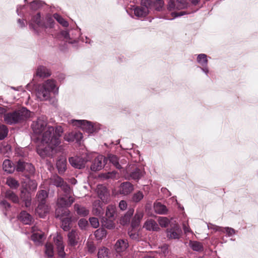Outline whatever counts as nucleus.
Segmentation results:
<instances>
[{"label":"nucleus","instance_id":"nucleus-21","mask_svg":"<svg viewBox=\"0 0 258 258\" xmlns=\"http://www.w3.org/2000/svg\"><path fill=\"white\" fill-rule=\"evenodd\" d=\"M49 207L46 203L38 204L36 209V212L41 218H43L49 212Z\"/></svg>","mask_w":258,"mask_h":258},{"label":"nucleus","instance_id":"nucleus-53","mask_svg":"<svg viewBox=\"0 0 258 258\" xmlns=\"http://www.w3.org/2000/svg\"><path fill=\"white\" fill-rule=\"evenodd\" d=\"M158 221L160 225L162 227H166L169 224L170 221L165 217H160L158 219Z\"/></svg>","mask_w":258,"mask_h":258},{"label":"nucleus","instance_id":"nucleus-26","mask_svg":"<svg viewBox=\"0 0 258 258\" xmlns=\"http://www.w3.org/2000/svg\"><path fill=\"white\" fill-rule=\"evenodd\" d=\"M4 170L8 173H12L15 170V165L10 160L6 159L3 164Z\"/></svg>","mask_w":258,"mask_h":258},{"label":"nucleus","instance_id":"nucleus-4","mask_svg":"<svg viewBox=\"0 0 258 258\" xmlns=\"http://www.w3.org/2000/svg\"><path fill=\"white\" fill-rule=\"evenodd\" d=\"M106 158L102 155H98L93 161L90 169L93 171L100 170L106 163Z\"/></svg>","mask_w":258,"mask_h":258},{"label":"nucleus","instance_id":"nucleus-29","mask_svg":"<svg viewBox=\"0 0 258 258\" xmlns=\"http://www.w3.org/2000/svg\"><path fill=\"white\" fill-rule=\"evenodd\" d=\"M19 219L25 224H30L33 220L31 215L25 211L20 213Z\"/></svg>","mask_w":258,"mask_h":258},{"label":"nucleus","instance_id":"nucleus-62","mask_svg":"<svg viewBox=\"0 0 258 258\" xmlns=\"http://www.w3.org/2000/svg\"><path fill=\"white\" fill-rule=\"evenodd\" d=\"M88 250L90 252H93L95 250V247L93 244H89L88 245Z\"/></svg>","mask_w":258,"mask_h":258},{"label":"nucleus","instance_id":"nucleus-6","mask_svg":"<svg viewBox=\"0 0 258 258\" xmlns=\"http://www.w3.org/2000/svg\"><path fill=\"white\" fill-rule=\"evenodd\" d=\"M75 125L80 127L83 130L88 133H92L95 129L92 123L85 120H76L73 121Z\"/></svg>","mask_w":258,"mask_h":258},{"label":"nucleus","instance_id":"nucleus-28","mask_svg":"<svg viewBox=\"0 0 258 258\" xmlns=\"http://www.w3.org/2000/svg\"><path fill=\"white\" fill-rule=\"evenodd\" d=\"M77 219H73L72 217H66L61 219V227L66 231L70 230L71 228V224L73 221L77 220Z\"/></svg>","mask_w":258,"mask_h":258},{"label":"nucleus","instance_id":"nucleus-56","mask_svg":"<svg viewBox=\"0 0 258 258\" xmlns=\"http://www.w3.org/2000/svg\"><path fill=\"white\" fill-rule=\"evenodd\" d=\"M89 222L91 226L95 228H97L99 226L98 219L96 217H91L89 218Z\"/></svg>","mask_w":258,"mask_h":258},{"label":"nucleus","instance_id":"nucleus-47","mask_svg":"<svg viewBox=\"0 0 258 258\" xmlns=\"http://www.w3.org/2000/svg\"><path fill=\"white\" fill-rule=\"evenodd\" d=\"M53 18L62 26L67 27L69 26L68 22L59 14L57 13L53 14Z\"/></svg>","mask_w":258,"mask_h":258},{"label":"nucleus","instance_id":"nucleus-58","mask_svg":"<svg viewBox=\"0 0 258 258\" xmlns=\"http://www.w3.org/2000/svg\"><path fill=\"white\" fill-rule=\"evenodd\" d=\"M43 237V234L40 233H34L32 235V239L34 241H39Z\"/></svg>","mask_w":258,"mask_h":258},{"label":"nucleus","instance_id":"nucleus-52","mask_svg":"<svg viewBox=\"0 0 258 258\" xmlns=\"http://www.w3.org/2000/svg\"><path fill=\"white\" fill-rule=\"evenodd\" d=\"M8 129L7 127L4 124H0V140L4 139L7 136Z\"/></svg>","mask_w":258,"mask_h":258},{"label":"nucleus","instance_id":"nucleus-48","mask_svg":"<svg viewBox=\"0 0 258 258\" xmlns=\"http://www.w3.org/2000/svg\"><path fill=\"white\" fill-rule=\"evenodd\" d=\"M45 254L48 256V257H52L53 256V245L50 243H47L45 244Z\"/></svg>","mask_w":258,"mask_h":258},{"label":"nucleus","instance_id":"nucleus-38","mask_svg":"<svg viewBox=\"0 0 258 258\" xmlns=\"http://www.w3.org/2000/svg\"><path fill=\"white\" fill-rule=\"evenodd\" d=\"M154 209L159 214H166L168 211L166 207L160 203H157L154 205Z\"/></svg>","mask_w":258,"mask_h":258},{"label":"nucleus","instance_id":"nucleus-40","mask_svg":"<svg viewBox=\"0 0 258 258\" xmlns=\"http://www.w3.org/2000/svg\"><path fill=\"white\" fill-rule=\"evenodd\" d=\"M116 212V207L112 205H108L106 209L105 217L114 219V214Z\"/></svg>","mask_w":258,"mask_h":258},{"label":"nucleus","instance_id":"nucleus-60","mask_svg":"<svg viewBox=\"0 0 258 258\" xmlns=\"http://www.w3.org/2000/svg\"><path fill=\"white\" fill-rule=\"evenodd\" d=\"M127 207L126 202L125 201L122 200L119 202V207L121 210H124Z\"/></svg>","mask_w":258,"mask_h":258},{"label":"nucleus","instance_id":"nucleus-31","mask_svg":"<svg viewBox=\"0 0 258 258\" xmlns=\"http://www.w3.org/2000/svg\"><path fill=\"white\" fill-rule=\"evenodd\" d=\"M144 213L142 211L137 210L134 217L132 221V226L133 228H135L139 225L140 221L143 218Z\"/></svg>","mask_w":258,"mask_h":258},{"label":"nucleus","instance_id":"nucleus-18","mask_svg":"<svg viewBox=\"0 0 258 258\" xmlns=\"http://www.w3.org/2000/svg\"><path fill=\"white\" fill-rule=\"evenodd\" d=\"M20 198L25 203L26 207H29L31 204V193L28 190L21 188Z\"/></svg>","mask_w":258,"mask_h":258},{"label":"nucleus","instance_id":"nucleus-8","mask_svg":"<svg viewBox=\"0 0 258 258\" xmlns=\"http://www.w3.org/2000/svg\"><path fill=\"white\" fill-rule=\"evenodd\" d=\"M170 226V228L167 229V237L169 238H179L182 233V230L179 226L177 224H174Z\"/></svg>","mask_w":258,"mask_h":258},{"label":"nucleus","instance_id":"nucleus-10","mask_svg":"<svg viewBox=\"0 0 258 258\" xmlns=\"http://www.w3.org/2000/svg\"><path fill=\"white\" fill-rule=\"evenodd\" d=\"M69 161L74 167L82 169L85 167L87 160L83 157L75 156L69 158Z\"/></svg>","mask_w":258,"mask_h":258},{"label":"nucleus","instance_id":"nucleus-3","mask_svg":"<svg viewBox=\"0 0 258 258\" xmlns=\"http://www.w3.org/2000/svg\"><path fill=\"white\" fill-rule=\"evenodd\" d=\"M47 121L43 117H39L37 120L33 121L31 127L34 133L36 135H40L46 130Z\"/></svg>","mask_w":258,"mask_h":258},{"label":"nucleus","instance_id":"nucleus-33","mask_svg":"<svg viewBox=\"0 0 258 258\" xmlns=\"http://www.w3.org/2000/svg\"><path fill=\"white\" fill-rule=\"evenodd\" d=\"M100 201H96L93 204L92 212L96 216H101L103 214V210Z\"/></svg>","mask_w":258,"mask_h":258},{"label":"nucleus","instance_id":"nucleus-43","mask_svg":"<svg viewBox=\"0 0 258 258\" xmlns=\"http://www.w3.org/2000/svg\"><path fill=\"white\" fill-rule=\"evenodd\" d=\"M106 230L102 228L96 230L94 232V235L97 240H101L106 235Z\"/></svg>","mask_w":258,"mask_h":258},{"label":"nucleus","instance_id":"nucleus-64","mask_svg":"<svg viewBox=\"0 0 258 258\" xmlns=\"http://www.w3.org/2000/svg\"><path fill=\"white\" fill-rule=\"evenodd\" d=\"M227 232L229 235H232L234 233V230L232 228H228Z\"/></svg>","mask_w":258,"mask_h":258},{"label":"nucleus","instance_id":"nucleus-7","mask_svg":"<svg viewBox=\"0 0 258 258\" xmlns=\"http://www.w3.org/2000/svg\"><path fill=\"white\" fill-rule=\"evenodd\" d=\"M15 170L17 172H23L25 170L29 171L30 173H33L34 171V167L32 164L26 163L22 160H19L15 165Z\"/></svg>","mask_w":258,"mask_h":258},{"label":"nucleus","instance_id":"nucleus-36","mask_svg":"<svg viewBox=\"0 0 258 258\" xmlns=\"http://www.w3.org/2000/svg\"><path fill=\"white\" fill-rule=\"evenodd\" d=\"M48 197L47 193L45 190H39L36 195L38 204L46 203V200Z\"/></svg>","mask_w":258,"mask_h":258},{"label":"nucleus","instance_id":"nucleus-63","mask_svg":"<svg viewBox=\"0 0 258 258\" xmlns=\"http://www.w3.org/2000/svg\"><path fill=\"white\" fill-rule=\"evenodd\" d=\"M116 174L115 171H112L111 172H108L107 177L108 178H112L114 177Z\"/></svg>","mask_w":258,"mask_h":258},{"label":"nucleus","instance_id":"nucleus-57","mask_svg":"<svg viewBox=\"0 0 258 258\" xmlns=\"http://www.w3.org/2000/svg\"><path fill=\"white\" fill-rule=\"evenodd\" d=\"M78 225L81 229H85L88 225V222L85 219H81L78 222Z\"/></svg>","mask_w":258,"mask_h":258},{"label":"nucleus","instance_id":"nucleus-46","mask_svg":"<svg viewBox=\"0 0 258 258\" xmlns=\"http://www.w3.org/2000/svg\"><path fill=\"white\" fill-rule=\"evenodd\" d=\"M43 86L51 92L55 88V82L54 80H48L44 83Z\"/></svg>","mask_w":258,"mask_h":258},{"label":"nucleus","instance_id":"nucleus-20","mask_svg":"<svg viewBox=\"0 0 258 258\" xmlns=\"http://www.w3.org/2000/svg\"><path fill=\"white\" fill-rule=\"evenodd\" d=\"M134 189L132 184L129 182H124L121 184L119 192L120 194L123 195H127L130 194Z\"/></svg>","mask_w":258,"mask_h":258},{"label":"nucleus","instance_id":"nucleus-49","mask_svg":"<svg viewBox=\"0 0 258 258\" xmlns=\"http://www.w3.org/2000/svg\"><path fill=\"white\" fill-rule=\"evenodd\" d=\"M60 187L64 192V196L68 197L69 196H71V187L67 182H64Z\"/></svg>","mask_w":258,"mask_h":258},{"label":"nucleus","instance_id":"nucleus-45","mask_svg":"<svg viewBox=\"0 0 258 258\" xmlns=\"http://www.w3.org/2000/svg\"><path fill=\"white\" fill-rule=\"evenodd\" d=\"M109 250L107 248L102 247L99 249L98 252V258H109Z\"/></svg>","mask_w":258,"mask_h":258},{"label":"nucleus","instance_id":"nucleus-17","mask_svg":"<svg viewBox=\"0 0 258 258\" xmlns=\"http://www.w3.org/2000/svg\"><path fill=\"white\" fill-rule=\"evenodd\" d=\"M149 12V7L144 6L141 3V6L134 9V14L138 17L144 18L147 16Z\"/></svg>","mask_w":258,"mask_h":258},{"label":"nucleus","instance_id":"nucleus-5","mask_svg":"<svg viewBox=\"0 0 258 258\" xmlns=\"http://www.w3.org/2000/svg\"><path fill=\"white\" fill-rule=\"evenodd\" d=\"M142 4L144 6H147L149 10L154 9L157 11H161L164 6L162 0H142Z\"/></svg>","mask_w":258,"mask_h":258},{"label":"nucleus","instance_id":"nucleus-16","mask_svg":"<svg viewBox=\"0 0 258 258\" xmlns=\"http://www.w3.org/2000/svg\"><path fill=\"white\" fill-rule=\"evenodd\" d=\"M74 209V213L80 217H86L89 214V210L88 208L79 204H75Z\"/></svg>","mask_w":258,"mask_h":258},{"label":"nucleus","instance_id":"nucleus-23","mask_svg":"<svg viewBox=\"0 0 258 258\" xmlns=\"http://www.w3.org/2000/svg\"><path fill=\"white\" fill-rule=\"evenodd\" d=\"M37 187V183L34 180H29L27 182L23 183L22 185V188L30 192L36 190Z\"/></svg>","mask_w":258,"mask_h":258},{"label":"nucleus","instance_id":"nucleus-32","mask_svg":"<svg viewBox=\"0 0 258 258\" xmlns=\"http://www.w3.org/2000/svg\"><path fill=\"white\" fill-rule=\"evenodd\" d=\"M64 182L63 178L57 175H53L49 179V183L56 187H60Z\"/></svg>","mask_w":258,"mask_h":258},{"label":"nucleus","instance_id":"nucleus-22","mask_svg":"<svg viewBox=\"0 0 258 258\" xmlns=\"http://www.w3.org/2000/svg\"><path fill=\"white\" fill-rule=\"evenodd\" d=\"M69 243L72 246H76L78 243L79 236L76 230L72 229L68 235Z\"/></svg>","mask_w":258,"mask_h":258},{"label":"nucleus","instance_id":"nucleus-55","mask_svg":"<svg viewBox=\"0 0 258 258\" xmlns=\"http://www.w3.org/2000/svg\"><path fill=\"white\" fill-rule=\"evenodd\" d=\"M54 18L51 17H46V24L44 25L43 24V27H50L52 28L53 27V25L54 23Z\"/></svg>","mask_w":258,"mask_h":258},{"label":"nucleus","instance_id":"nucleus-37","mask_svg":"<svg viewBox=\"0 0 258 258\" xmlns=\"http://www.w3.org/2000/svg\"><path fill=\"white\" fill-rule=\"evenodd\" d=\"M56 167L59 174H62L67 168V161L66 160L59 159L56 162Z\"/></svg>","mask_w":258,"mask_h":258},{"label":"nucleus","instance_id":"nucleus-14","mask_svg":"<svg viewBox=\"0 0 258 258\" xmlns=\"http://www.w3.org/2000/svg\"><path fill=\"white\" fill-rule=\"evenodd\" d=\"M54 241L57 247L58 254L59 256L62 258L64 257L66 253L64 251V246L63 243L62 237L57 235L54 238Z\"/></svg>","mask_w":258,"mask_h":258},{"label":"nucleus","instance_id":"nucleus-19","mask_svg":"<svg viewBox=\"0 0 258 258\" xmlns=\"http://www.w3.org/2000/svg\"><path fill=\"white\" fill-rule=\"evenodd\" d=\"M97 192L99 198L103 201H106L108 196V192L106 186L101 184L97 187Z\"/></svg>","mask_w":258,"mask_h":258},{"label":"nucleus","instance_id":"nucleus-11","mask_svg":"<svg viewBox=\"0 0 258 258\" xmlns=\"http://www.w3.org/2000/svg\"><path fill=\"white\" fill-rule=\"evenodd\" d=\"M74 201L75 199L72 196H69L68 197L64 196L62 197L60 196L57 199L56 206L67 207L68 208V207H70Z\"/></svg>","mask_w":258,"mask_h":258},{"label":"nucleus","instance_id":"nucleus-35","mask_svg":"<svg viewBox=\"0 0 258 258\" xmlns=\"http://www.w3.org/2000/svg\"><path fill=\"white\" fill-rule=\"evenodd\" d=\"M36 75L40 77H47L50 75V71L44 66H39L37 69Z\"/></svg>","mask_w":258,"mask_h":258},{"label":"nucleus","instance_id":"nucleus-12","mask_svg":"<svg viewBox=\"0 0 258 258\" xmlns=\"http://www.w3.org/2000/svg\"><path fill=\"white\" fill-rule=\"evenodd\" d=\"M83 138V135L80 132L74 131L66 134L64 135V139L68 142L76 141L79 142Z\"/></svg>","mask_w":258,"mask_h":258},{"label":"nucleus","instance_id":"nucleus-25","mask_svg":"<svg viewBox=\"0 0 258 258\" xmlns=\"http://www.w3.org/2000/svg\"><path fill=\"white\" fill-rule=\"evenodd\" d=\"M144 227L147 230L158 231L159 227L157 222L153 219H148L144 225Z\"/></svg>","mask_w":258,"mask_h":258},{"label":"nucleus","instance_id":"nucleus-2","mask_svg":"<svg viewBox=\"0 0 258 258\" xmlns=\"http://www.w3.org/2000/svg\"><path fill=\"white\" fill-rule=\"evenodd\" d=\"M30 116V112L25 107H21L4 115L5 122L9 124H16L27 119Z\"/></svg>","mask_w":258,"mask_h":258},{"label":"nucleus","instance_id":"nucleus-54","mask_svg":"<svg viewBox=\"0 0 258 258\" xmlns=\"http://www.w3.org/2000/svg\"><path fill=\"white\" fill-rule=\"evenodd\" d=\"M197 60L200 63H201L203 66L206 64L208 62L207 55L205 54H199L198 56Z\"/></svg>","mask_w":258,"mask_h":258},{"label":"nucleus","instance_id":"nucleus-59","mask_svg":"<svg viewBox=\"0 0 258 258\" xmlns=\"http://www.w3.org/2000/svg\"><path fill=\"white\" fill-rule=\"evenodd\" d=\"M128 235L132 239L139 240V234L136 231L132 230L128 232Z\"/></svg>","mask_w":258,"mask_h":258},{"label":"nucleus","instance_id":"nucleus-50","mask_svg":"<svg viewBox=\"0 0 258 258\" xmlns=\"http://www.w3.org/2000/svg\"><path fill=\"white\" fill-rule=\"evenodd\" d=\"M141 170L139 168H136L130 174V177L134 180H139L142 176Z\"/></svg>","mask_w":258,"mask_h":258},{"label":"nucleus","instance_id":"nucleus-44","mask_svg":"<svg viewBox=\"0 0 258 258\" xmlns=\"http://www.w3.org/2000/svg\"><path fill=\"white\" fill-rule=\"evenodd\" d=\"M189 245L191 248L195 251H202L203 250V244L202 243L199 241H190L189 242Z\"/></svg>","mask_w":258,"mask_h":258},{"label":"nucleus","instance_id":"nucleus-39","mask_svg":"<svg viewBox=\"0 0 258 258\" xmlns=\"http://www.w3.org/2000/svg\"><path fill=\"white\" fill-rule=\"evenodd\" d=\"M7 199L12 201L14 203H18L19 202V197L12 190H8L5 194Z\"/></svg>","mask_w":258,"mask_h":258},{"label":"nucleus","instance_id":"nucleus-24","mask_svg":"<svg viewBox=\"0 0 258 258\" xmlns=\"http://www.w3.org/2000/svg\"><path fill=\"white\" fill-rule=\"evenodd\" d=\"M50 91L42 86L38 88L36 95L41 100H47L49 98Z\"/></svg>","mask_w":258,"mask_h":258},{"label":"nucleus","instance_id":"nucleus-34","mask_svg":"<svg viewBox=\"0 0 258 258\" xmlns=\"http://www.w3.org/2000/svg\"><path fill=\"white\" fill-rule=\"evenodd\" d=\"M134 212L133 209H130L122 217H121L120 223L122 225H126L130 222L131 218L133 216Z\"/></svg>","mask_w":258,"mask_h":258},{"label":"nucleus","instance_id":"nucleus-15","mask_svg":"<svg viewBox=\"0 0 258 258\" xmlns=\"http://www.w3.org/2000/svg\"><path fill=\"white\" fill-rule=\"evenodd\" d=\"M30 27L36 31H38V28H43V23L41 22V16L39 13L32 17L31 22L30 24Z\"/></svg>","mask_w":258,"mask_h":258},{"label":"nucleus","instance_id":"nucleus-42","mask_svg":"<svg viewBox=\"0 0 258 258\" xmlns=\"http://www.w3.org/2000/svg\"><path fill=\"white\" fill-rule=\"evenodd\" d=\"M106 159L107 161L108 160L110 163H112V164L117 169L121 168V166L118 162V159L116 155L110 154L108 155V158H106Z\"/></svg>","mask_w":258,"mask_h":258},{"label":"nucleus","instance_id":"nucleus-41","mask_svg":"<svg viewBox=\"0 0 258 258\" xmlns=\"http://www.w3.org/2000/svg\"><path fill=\"white\" fill-rule=\"evenodd\" d=\"M6 184L11 188L16 189L19 186V183L18 180L13 177H8L7 179Z\"/></svg>","mask_w":258,"mask_h":258},{"label":"nucleus","instance_id":"nucleus-61","mask_svg":"<svg viewBox=\"0 0 258 258\" xmlns=\"http://www.w3.org/2000/svg\"><path fill=\"white\" fill-rule=\"evenodd\" d=\"M1 204L5 207L6 209L10 208L11 206L10 204L6 201H3L1 202Z\"/></svg>","mask_w":258,"mask_h":258},{"label":"nucleus","instance_id":"nucleus-51","mask_svg":"<svg viewBox=\"0 0 258 258\" xmlns=\"http://www.w3.org/2000/svg\"><path fill=\"white\" fill-rule=\"evenodd\" d=\"M144 198L143 192L138 191L135 192L132 197V201L135 203H138L141 201Z\"/></svg>","mask_w":258,"mask_h":258},{"label":"nucleus","instance_id":"nucleus-13","mask_svg":"<svg viewBox=\"0 0 258 258\" xmlns=\"http://www.w3.org/2000/svg\"><path fill=\"white\" fill-rule=\"evenodd\" d=\"M128 247V242L125 239H118L114 245V249L118 253L124 251Z\"/></svg>","mask_w":258,"mask_h":258},{"label":"nucleus","instance_id":"nucleus-9","mask_svg":"<svg viewBox=\"0 0 258 258\" xmlns=\"http://www.w3.org/2000/svg\"><path fill=\"white\" fill-rule=\"evenodd\" d=\"M187 4L185 0H170L167 9L171 11L175 10L184 9L187 7Z\"/></svg>","mask_w":258,"mask_h":258},{"label":"nucleus","instance_id":"nucleus-1","mask_svg":"<svg viewBox=\"0 0 258 258\" xmlns=\"http://www.w3.org/2000/svg\"><path fill=\"white\" fill-rule=\"evenodd\" d=\"M62 132L61 126H57L54 128L53 126L48 125L41 138V143L46 145V146L39 147L37 149V153L42 158L52 156L56 152V147L60 143V137Z\"/></svg>","mask_w":258,"mask_h":258},{"label":"nucleus","instance_id":"nucleus-30","mask_svg":"<svg viewBox=\"0 0 258 258\" xmlns=\"http://www.w3.org/2000/svg\"><path fill=\"white\" fill-rule=\"evenodd\" d=\"M102 226L107 229H112L115 227L114 219L103 217L101 220Z\"/></svg>","mask_w":258,"mask_h":258},{"label":"nucleus","instance_id":"nucleus-27","mask_svg":"<svg viewBox=\"0 0 258 258\" xmlns=\"http://www.w3.org/2000/svg\"><path fill=\"white\" fill-rule=\"evenodd\" d=\"M55 217L61 218L63 216H68L70 215V211L67 207L57 206L55 209Z\"/></svg>","mask_w":258,"mask_h":258}]
</instances>
